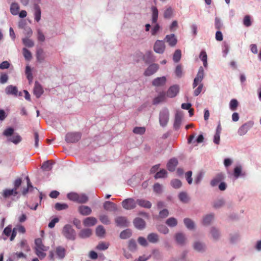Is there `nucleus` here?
Returning a JSON list of instances; mask_svg holds the SVG:
<instances>
[{"mask_svg": "<svg viewBox=\"0 0 261 261\" xmlns=\"http://www.w3.org/2000/svg\"><path fill=\"white\" fill-rule=\"evenodd\" d=\"M33 92L34 94L38 98H39L43 93V90L42 86L37 82H36L35 83Z\"/></svg>", "mask_w": 261, "mask_h": 261, "instance_id": "obj_13", "label": "nucleus"}, {"mask_svg": "<svg viewBox=\"0 0 261 261\" xmlns=\"http://www.w3.org/2000/svg\"><path fill=\"white\" fill-rule=\"evenodd\" d=\"M88 200V197L85 194H78L76 202L80 203H86Z\"/></svg>", "mask_w": 261, "mask_h": 261, "instance_id": "obj_36", "label": "nucleus"}, {"mask_svg": "<svg viewBox=\"0 0 261 261\" xmlns=\"http://www.w3.org/2000/svg\"><path fill=\"white\" fill-rule=\"evenodd\" d=\"M158 230L161 233L167 234L169 232L168 228L164 225H160L158 226Z\"/></svg>", "mask_w": 261, "mask_h": 261, "instance_id": "obj_58", "label": "nucleus"}, {"mask_svg": "<svg viewBox=\"0 0 261 261\" xmlns=\"http://www.w3.org/2000/svg\"><path fill=\"white\" fill-rule=\"evenodd\" d=\"M178 164V161L175 158L171 159L167 163V167L170 171H173L175 170L176 167Z\"/></svg>", "mask_w": 261, "mask_h": 261, "instance_id": "obj_19", "label": "nucleus"}, {"mask_svg": "<svg viewBox=\"0 0 261 261\" xmlns=\"http://www.w3.org/2000/svg\"><path fill=\"white\" fill-rule=\"evenodd\" d=\"M211 232L212 233V235L213 238L215 240H217L218 239V238L220 236V234H219V231L217 229H216L215 228H213L211 229Z\"/></svg>", "mask_w": 261, "mask_h": 261, "instance_id": "obj_63", "label": "nucleus"}, {"mask_svg": "<svg viewBox=\"0 0 261 261\" xmlns=\"http://www.w3.org/2000/svg\"><path fill=\"white\" fill-rule=\"evenodd\" d=\"M153 191L156 193H161L162 191V186L159 183H155L153 186Z\"/></svg>", "mask_w": 261, "mask_h": 261, "instance_id": "obj_61", "label": "nucleus"}, {"mask_svg": "<svg viewBox=\"0 0 261 261\" xmlns=\"http://www.w3.org/2000/svg\"><path fill=\"white\" fill-rule=\"evenodd\" d=\"M213 215H208L205 216L203 219V224L204 225H209L213 219Z\"/></svg>", "mask_w": 261, "mask_h": 261, "instance_id": "obj_45", "label": "nucleus"}, {"mask_svg": "<svg viewBox=\"0 0 261 261\" xmlns=\"http://www.w3.org/2000/svg\"><path fill=\"white\" fill-rule=\"evenodd\" d=\"M199 57L203 62V66L205 67H206V66L207 65V55H206V52L204 51H202L200 53Z\"/></svg>", "mask_w": 261, "mask_h": 261, "instance_id": "obj_47", "label": "nucleus"}, {"mask_svg": "<svg viewBox=\"0 0 261 261\" xmlns=\"http://www.w3.org/2000/svg\"><path fill=\"white\" fill-rule=\"evenodd\" d=\"M18 194L16 189H5L3 191L2 195L5 198H8L12 195L16 196Z\"/></svg>", "mask_w": 261, "mask_h": 261, "instance_id": "obj_25", "label": "nucleus"}, {"mask_svg": "<svg viewBox=\"0 0 261 261\" xmlns=\"http://www.w3.org/2000/svg\"><path fill=\"white\" fill-rule=\"evenodd\" d=\"M173 10L171 8H167L164 12V16L165 18H170L172 15Z\"/></svg>", "mask_w": 261, "mask_h": 261, "instance_id": "obj_59", "label": "nucleus"}, {"mask_svg": "<svg viewBox=\"0 0 261 261\" xmlns=\"http://www.w3.org/2000/svg\"><path fill=\"white\" fill-rule=\"evenodd\" d=\"M165 39L169 45L172 47L175 46L177 42V39L173 34L166 35Z\"/></svg>", "mask_w": 261, "mask_h": 261, "instance_id": "obj_15", "label": "nucleus"}, {"mask_svg": "<svg viewBox=\"0 0 261 261\" xmlns=\"http://www.w3.org/2000/svg\"><path fill=\"white\" fill-rule=\"evenodd\" d=\"M171 184L172 186L175 189L179 188L182 185L180 180L177 179L172 180L171 182Z\"/></svg>", "mask_w": 261, "mask_h": 261, "instance_id": "obj_55", "label": "nucleus"}, {"mask_svg": "<svg viewBox=\"0 0 261 261\" xmlns=\"http://www.w3.org/2000/svg\"><path fill=\"white\" fill-rule=\"evenodd\" d=\"M167 95L166 93L162 91L159 93L158 96L155 97L153 100V105H158L160 102L166 100Z\"/></svg>", "mask_w": 261, "mask_h": 261, "instance_id": "obj_14", "label": "nucleus"}, {"mask_svg": "<svg viewBox=\"0 0 261 261\" xmlns=\"http://www.w3.org/2000/svg\"><path fill=\"white\" fill-rule=\"evenodd\" d=\"M54 163V162L52 160L45 161L42 164L41 169L44 171H49L52 169V165Z\"/></svg>", "mask_w": 261, "mask_h": 261, "instance_id": "obj_24", "label": "nucleus"}, {"mask_svg": "<svg viewBox=\"0 0 261 261\" xmlns=\"http://www.w3.org/2000/svg\"><path fill=\"white\" fill-rule=\"evenodd\" d=\"M254 122L252 121H249L243 124L238 129V133L240 136H243L245 135L248 131L253 127Z\"/></svg>", "mask_w": 261, "mask_h": 261, "instance_id": "obj_5", "label": "nucleus"}, {"mask_svg": "<svg viewBox=\"0 0 261 261\" xmlns=\"http://www.w3.org/2000/svg\"><path fill=\"white\" fill-rule=\"evenodd\" d=\"M62 233L68 240H74L75 239L76 232L72 226L69 224H66L64 226Z\"/></svg>", "mask_w": 261, "mask_h": 261, "instance_id": "obj_2", "label": "nucleus"}, {"mask_svg": "<svg viewBox=\"0 0 261 261\" xmlns=\"http://www.w3.org/2000/svg\"><path fill=\"white\" fill-rule=\"evenodd\" d=\"M167 172L166 170L162 169L160 171L158 172L154 175L155 179L164 178L166 176Z\"/></svg>", "mask_w": 261, "mask_h": 261, "instance_id": "obj_44", "label": "nucleus"}, {"mask_svg": "<svg viewBox=\"0 0 261 261\" xmlns=\"http://www.w3.org/2000/svg\"><path fill=\"white\" fill-rule=\"evenodd\" d=\"M204 76V70L202 67L199 68L198 72L196 77L194 80L193 87L195 88L199 84H201Z\"/></svg>", "mask_w": 261, "mask_h": 261, "instance_id": "obj_7", "label": "nucleus"}, {"mask_svg": "<svg viewBox=\"0 0 261 261\" xmlns=\"http://www.w3.org/2000/svg\"><path fill=\"white\" fill-rule=\"evenodd\" d=\"M68 205L66 203H56L55 208L57 211H62L68 208Z\"/></svg>", "mask_w": 261, "mask_h": 261, "instance_id": "obj_43", "label": "nucleus"}, {"mask_svg": "<svg viewBox=\"0 0 261 261\" xmlns=\"http://www.w3.org/2000/svg\"><path fill=\"white\" fill-rule=\"evenodd\" d=\"M36 58L38 62H43L45 58V54L43 49L40 48L37 49L36 51Z\"/></svg>", "mask_w": 261, "mask_h": 261, "instance_id": "obj_27", "label": "nucleus"}, {"mask_svg": "<svg viewBox=\"0 0 261 261\" xmlns=\"http://www.w3.org/2000/svg\"><path fill=\"white\" fill-rule=\"evenodd\" d=\"M169 120V112L167 110H162L160 114V123L161 125L165 126Z\"/></svg>", "mask_w": 261, "mask_h": 261, "instance_id": "obj_6", "label": "nucleus"}, {"mask_svg": "<svg viewBox=\"0 0 261 261\" xmlns=\"http://www.w3.org/2000/svg\"><path fill=\"white\" fill-rule=\"evenodd\" d=\"M121 204L124 209L129 210L134 209L136 207L137 201H135L133 198H129L123 200Z\"/></svg>", "mask_w": 261, "mask_h": 261, "instance_id": "obj_4", "label": "nucleus"}, {"mask_svg": "<svg viewBox=\"0 0 261 261\" xmlns=\"http://www.w3.org/2000/svg\"><path fill=\"white\" fill-rule=\"evenodd\" d=\"M6 93L7 94H11L14 95H17L18 93V90L16 87L12 85H10L7 87L6 88Z\"/></svg>", "mask_w": 261, "mask_h": 261, "instance_id": "obj_30", "label": "nucleus"}, {"mask_svg": "<svg viewBox=\"0 0 261 261\" xmlns=\"http://www.w3.org/2000/svg\"><path fill=\"white\" fill-rule=\"evenodd\" d=\"M22 51L25 59L28 61L30 60L32 58L31 53L26 48H23Z\"/></svg>", "mask_w": 261, "mask_h": 261, "instance_id": "obj_50", "label": "nucleus"}, {"mask_svg": "<svg viewBox=\"0 0 261 261\" xmlns=\"http://www.w3.org/2000/svg\"><path fill=\"white\" fill-rule=\"evenodd\" d=\"M81 137L80 132H70L66 134L65 140L68 143H75L81 139Z\"/></svg>", "mask_w": 261, "mask_h": 261, "instance_id": "obj_3", "label": "nucleus"}, {"mask_svg": "<svg viewBox=\"0 0 261 261\" xmlns=\"http://www.w3.org/2000/svg\"><path fill=\"white\" fill-rule=\"evenodd\" d=\"M133 132L136 134L143 135L145 132L144 127H135L133 129Z\"/></svg>", "mask_w": 261, "mask_h": 261, "instance_id": "obj_52", "label": "nucleus"}, {"mask_svg": "<svg viewBox=\"0 0 261 261\" xmlns=\"http://www.w3.org/2000/svg\"><path fill=\"white\" fill-rule=\"evenodd\" d=\"M97 222L95 218L90 217L86 218L83 221V224L85 226H91L94 225Z\"/></svg>", "mask_w": 261, "mask_h": 261, "instance_id": "obj_22", "label": "nucleus"}, {"mask_svg": "<svg viewBox=\"0 0 261 261\" xmlns=\"http://www.w3.org/2000/svg\"><path fill=\"white\" fill-rule=\"evenodd\" d=\"M128 247L129 250L134 251L137 248V244L134 240H130L128 242Z\"/></svg>", "mask_w": 261, "mask_h": 261, "instance_id": "obj_54", "label": "nucleus"}, {"mask_svg": "<svg viewBox=\"0 0 261 261\" xmlns=\"http://www.w3.org/2000/svg\"><path fill=\"white\" fill-rule=\"evenodd\" d=\"M109 244L108 243L100 242L96 246V249L99 250H105L108 248Z\"/></svg>", "mask_w": 261, "mask_h": 261, "instance_id": "obj_48", "label": "nucleus"}, {"mask_svg": "<svg viewBox=\"0 0 261 261\" xmlns=\"http://www.w3.org/2000/svg\"><path fill=\"white\" fill-rule=\"evenodd\" d=\"M19 10V7L17 3H13L11 4L10 7V11L12 14L16 15L18 14Z\"/></svg>", "mask_w": 261, "mask_h": 261, "instance_id": "obj_33", "label": "nucleus"}, {"mask_svg": "<svg viewBox=\"0 0 261 261\" xmlns=\"http://www.w3.org/2000/svg\"><path fill=\"white\" fill-rule=\"evenodd\" d=\"M175 73L176 74V75L178 77H180L182 76V67L181 65H178L175 69Z\"/></svg>", "mask_w": 261, "mask_h": 261, "instance_id": "obj_62", "label": "nucleus"}, {"mask_svg": "<svg viewBox=\"0 0 261 261\" xmlns=\"http://www.w3.org/2000/svg\"><path fill=\"white\" fill-rule=\"evenodd\" d=\"M9 141L17 144L21 141V137L18 135H15L9 139Z\"/></svg>", "mask_w": 261, "mask_h": 261, "instance_id": "obj_53", "label": "nucleus"}, {"mask_svg": "<svg viewBox=\"0 0 261 261\" xmlns=\"http://www.w3.org/2000/svg\"><path fill=\"white\" fill-rule=\"evenodd\" d=\"M153 49L158 54H163L165 49V44L163 41L158 40L155 41Z\"/></svg>", "mask_w": 261, "mask_h": 261, "instance_id": "obj_8", "label": "nucleus"}, {"mask_svg": "<svg viewBox=\"0 0 261 261\" xmlns=\"http://www.w3.org/2000/svg\"><path fill=\"white\" fill-rule=\"evenodd\" d=\"M175 238L177 243L180 245H184L186 243L187 239L182 233H177Z\"/></svg>", "mask_w": 261, "mask_h": 261, "instance_id": "obj_17", "label": "nucleus"}, {"mask_svg": "<svg viewBox=\"0 0 261 261\" xmlns=\"http://www.w3.org/2000/svg\"><path fill=\"white\" fill-rule=\"evenodd\" d=\"M179 92V87L177 85L171 86L167 92V96L173 98L176 96Z\"/></svg>", "mask_w": 261, "mask_h": 261, "instance_id": "obj_11", "label": "nucleus"}, {"mask_svg": "<svg viewBox=\"0 0 261 261\" xmlns=\"http://www.w3.org/2000/svg\"><path fill=\"white\" fill-rule=\"evenodd\" d=\"M194 248L198 251H202L204 250L205 246L203 244L200 242H196L194 244Z\"/></svg>", "mask_w": 261, "mask_h": 261, "instance_id": "obj_41", "label": "nucleus"}, {"mask_svg": "<svg viewBox=\"0 0 261 261\" xmlns=\"http://www.w3.org/2000/svg\"><path fill=\"white\" fill-rule=\"evenodd\" d=\"M238 102L237 99H232L230 100L229 103V108L232 111L236 110L238 106Z\"/></svg>", "mask_w": 261, "mask_h": 261, "instance_id": "obj_49", "label": "nucleus"}, {"mask_svg": "<svg viewBox=\"0 0 261 261\" xmlns=\"http://www.w3.org/2000/svg\"><path fill=\"white\" fill-rule=\"evenodd\" d=\"M148 241L152 243H155L159 241V236L154 233H151L147 236Z\"/></svg>", "mask_w": 261, "mask_h": 261, "instance_id": "obj_35", "label": "nucleus"}, {"mask_svg": "<svg viewBox=\"0 0 261 261\" xmlns=\"http://www.w3.org/2000/svg\"><path fill=\"white\" fill-rule=\"evenodd\" d=\"M22 42L25 46L28 47H32L34 45V42L27 37L22 39Z\"/></svg>", "mask_w": 261, "mask_h": 261, "instance_id": "obj_46", "label": "nucleus"}, {"mask_svg": "<svg viewBox=\"0 0 261 261\" xmlns=\"http://www.w3.org/2000/svg\"><path fill=\"white\" fill-rule=\"evenodd\" d=\"M181 53L180 50H179V49L176 50L174 52V54L173 57V61L176 63L178 62L181 59Z\"/></svg>", "mask_w": 261, "mask_h": 261, "instance_id": "obj_42", "label": "nucleus"}, {"mask_svg": "<svg viewBox=\"0 0 261 261\" xmlns=\"http://www.w3.org/2000/svg\"><path fill=\"white\" fill-rule=\"evenodd\" d=\"M14 132V129L12 127H9L6 128L4 132H3V135L6 137H10L11 136Z\"/></svg>", "mask_w": 261, "mask_h": 261, "instance_id": "obj_56", "label": "nucleus"}, {"mask_svg": "<svg viewBox=\"0 0 261 261\" xmlns=\"http://www.w3.org/2000/svg\"><path fill=\"white\" fill-rule=\"evenodd\" d=\"M106 233V230L104 227L101 225H99L96 229V234L98 237H103Z\"/></svg>", "mask_w": 261, "mask_h": 261, "instance_id": "obj_38", "label": "nucleus"}, {"mask_svg": "<svg viewBox=\"0 0 261 261\" xmlns=\"http://www.w3.org/2000/svg\"><path fill=\"white\" fill-rule=\"evenodd\" d=\"M166 223L169 227H173L177 225V221L175 218L171 217L166 220Z\"/></svg>", "mask_w": 261, "mask_h": 261, "instance_id": "obj_37", "label": "nucleus"}, {"mask_svg": "<svg viewBox=\"0 0 261 261\" xmlns=\"http://www.w3.org/2000/svg\"><path fill=\"white\" fill-rule=\"evenodd\" d=\"M243 24L247 27H250L251 25V21L250 17L249 15H246L243 20Z\"/></svg>", "mask_w": 261, "mask_h": 261, "instance_id": "obj_60", "label": "nucleus"}, {"mask_svg": "<svg viewBox=\"0 0 261 261\" xmlns=\"http://www.w3.org/2000/svg\"><path fill=\"white\" fill-rule=\"evenodd\" d=\"M99 218L101 222L104 224L108 225L110 223L108 216L106 215H101Z\"/></svg>", "mask_w": 261, "mask_h": 261, "instance_id": "obj_51", "label": "nucleus"}, {"mask_svg": "<svg viewBox=\"0 0 261 261\" xmlns=\"http://www.w3.org/2000/svg\"><path fill=\"white\" fill-rule=\"evenodd\" d=\"M134 224L137 228L142 229L145 228V222L141 218H137L134 220Z\"/></svg>", "mask_w": 261, "mask_h": 261, "instance_id": "obj_18", "label": "nucleus"}, {"mask_svg": "<svg viewBox=\"0 0 261 261\" xmlns=\"http://www.w3.org/2000/svg\"><path fill=\"white\" fill-rule=\"evenodd\" d=\"M181 115L180 113H177L175 115V121L174 123V127L177 129L179 127L181 122Z\"/></svg>", "mask_w": 261, "mask_h": 261, "instance_id": "obj_34", "label": "nucleus"}, {"mask_svg": "<svg viewBox=\"0 0 261 261\" xmlns=\"http://www.w3.org/2000/svg\"><path fill=\"white\" fill-rule=\"evenodd\" d=\"M78 194L74 192H71L67 194L68 198L72 201L76 202Z\"/></svg>", "mask_w": 261, "mask_h": 261, "instance_id": "obj_57", "label": "nucleus"}, {"mask_svg": "<svg viewBox=\"0 0 261 261\" xmlns=\"http://www.w3.org/2000/svg\"><path fill=\"white\" fill-rule=\"evenodd\" d=\"M152 12V23H156L159 15V11L156 7L152 6L151 8Z\"/></svg>", "mask_w": 261, "mask_h": 261, "instance_id": "obj_29", "label": "nucleus"}, {"mask_svg": "<svg viewBox=\"0 0 261 261\" xmlns=\"http://www.w3.org/2000/svg\"><path fill=\"white\" fill-rule=\"evenodd\" d=\"M184 222L188 229L190 230L194 229L195 224L191 219L189 218H185L184 220Z\"/></svg>", "mask_w": 261, "mask_h": 261, "instance_id": "obj_32", "label": "nucleus"}, {"mask_svg": "<svg viewBox=\"0 0 261 261\" xmlns=\"http://www.w3.org/2000/svg\"><path fill=\"white\" fill-rule=\"evenodd\" d=\"M56 253L59 258L63 259L65 256L66 249L62 246H58L56 248Z\"/></svg>", "mask_w": 261, "mask_h": 261, "instance_id": "obj_26", "label": "nucleus"}, {"mask_svg": "<svg viewBox=\"0 0 261 261\" xmlns=\"http://www.w3.org/2000/svg\"><path fill=\"white\" fill-rule=\"evenodd\" d=\"M180 200L184 203H187L189 200V198L186 192H180L178 195Z\"/></svg>", "mask_w": 261, "mask_h": 261, "instance_id": "obj_39", "label": "nucleus"}, {"mask_svg": "<svg viewBox=\"0 0 261 261\" xmlns=\"http://www.w3.org/2000/svg\"><path fill=\"white\" fill-rule=\"evenodd\" d=\"M224 201L223 199H219L216 201L214 203V207L218 208L223 205Z\"/></svg>", "mask_w": 261, "mask_h": 261, "instance_id": "obj_64", "label": "nucleus"}, {"mask_svg": "<svg viewBox=\"0 0 261 261\" xmlns=\"http://www.w3.org/2000/svg\"><path fill=\"white\" fill-rule=\"evenodd\" d=\"M103 208L105 210L110 212H115L117 210V205L109 201H107L103 203Z\"/></svg>", "mask_w": 261, "mask_h": 261, "instance_id": "obj_12", "label": "nucleus"}, {"mask_svg": "<svg viewBox=\"0 0 261 261\" xmlns=\"http://www.w3.org/2000/svg\"><path fill=\"white\" fill-rule=\"evenodd\" d=\"M137 204L140 206L146 208H150L152 205L150 201L144 199H138L137 200Z\"/></svg>", "mask_w": 261, "mask_h": 261, "instance_id": "obj_21", "label": "nucleus"}, {"mask_svg": "<svg viewBox=\"0 0 261 261\" xmlns=\"http://www.w3.org/2000/svg\"><path fill=\"white\" fill-rule=\"evenodd\" d=\"M79 212L83 216H87L90 215L92 210L90 207L86 205H81L78 208Z\"/></svg>", "mask_w": 261, "mask_h": 261, "instance_id": "obj_16", "label": "nucleus"}, {"mask_svg": "<svg viewBox=\"0 0 261 261\" xmlns=\"http://www.w3.org/2000/svg\"><path fill=\"white\" fill-rule=\"evenodd\" d=\"M159 65L157 64H152L149 66L144 72V75L150 76L157 71L159 69Z\"/></svg>", "mask_w": 261, "mask_h": 261, "instance_id": "obj_9", "label": "nucleus"}, {"mask_svg": "<svg viewBox=\"0 0 261 261\" xmlns=\"http://www.w3.org/2000/svg\"><path fill=\"white\" fill-rule=\"evenodd\" d=\"M224 179V176L222 173L218 174L211 181V185L212 187L217 186L219 182H221Z\"/></svg>", "mask_w": 261, "mask_h": 261, "instance_id": "obj_23", "label": "nucleus"}, {"mask_svg": "<svg viewBox=\"0 0 261 261\" xmlns=\"http://www.w3.org/2000/svg\"><path fill=\"white\" fill-rule=\"evenodd\" d=\"M35 249L36 255L40 259H43L46 255L45 252L48 250L49 247L43 244L42 240L40 238L36 239L35 240Z\"/></svg>", "mask_w": 261, "mask_h": 261, "instance_id": "obj_1", "label": "nucleus"}, {"mask_svg": "<svg viewBox=\"0 0 261 261\" xmlns=\"http://www.w3.org/2000/svg\"><path fill=\"white\" fill-rule=\"evenodd\" d=\"M167 82L165 76L159 77L154 79L152 82V85L155 87H162L164 86Z\"/></svg>", "mask_w": 261, "mask_h": 261, "instance_id": "obj_10", "label": "nucleus"}, {"mask_svg": "<svg viewBox=\"0 0 261 261\" xmlns=\"http://www.w3.org/2000/svg\"><path fill=\"white\" fill-rule=\"evenodd\" d=\"M34 10L35 19L37 22H39L41 19V9L38 5H35Z\"/></svg>", "mask_w": 261, "mask_h": 261, "instance_id": "obj_31", "label": "nucleus"}, {"mask_svg": "<svg viewBox=\"0 0 261 261\" xmlns=\"http://www.w3.org/2000/svg\"><path fill=\"white\" fill-rule=\"evenodd\" d=\"M132 235L131 231L129 229H126L122 231L120 234V237L122 239L129 238Z\"/></svg>", "mask_w": 261, "mask_h": 261, "instance_id": "obj_40", "label": "nucleus"}, {"mask_svg": "<svg viewBox=\"0 0 261 261\" xmlns=\"http://www.w3.org/2000/svg\"><path fill=\"white\" fill-rule=\"evenodd\" d=\"M92 234V230L89 228L83 229L81 230L79 236L81 238L89 237Z\"/></svg>", "mask_w": 261, "mask_h": 261, "instance_id": "obj_28", "label": "nucleus"}, {"mask_svg": "<svg viewBox=\"0 0 261 261\" xmlns=\"http://www.w3.org/2000/svg\"><path fill=\"white\" fill-rule=\"evenodd\" d=\"M115 222L118 226L126 227L128 222L124 217H118L115 219Z\"/></svg>", "mask_w": 261, "mask_h": 261, "instance_id": "obj_20", "label": "nucleus"}]
</instances>
